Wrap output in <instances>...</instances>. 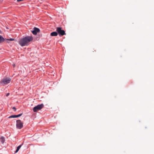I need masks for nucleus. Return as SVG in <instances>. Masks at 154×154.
<instances>
[{"label": "nucleus", "instance_id": "obj_4", "mask_svg": "<svg viewBox=\"0 0 154 154\" xmlns=\"http://www.w3.org/2000/svg\"><path fill=\"white\" fill-rule=\"evenodd\" d=\"M11 79L9 78H7L2 80L0 82V83L2 85L7 84L9 83L11 81Z\"/></svg>", "mask_w": 154, "mask_h": 154}, {"label": "nucleus", "instance_id": "obj_11", "mask_svg": "<svg viewBox=\"0 0 154 154\" xmlns=\"http://www.w3.org/2000/svg\"><path fill=\"white\" fill-rule=\"evenodd\" d=\"M23 145V144L20 145L19 146L17 147V149L16 150L15 152H17L20 149V148L21 147L22 145Z\"/></svg>", "mask_w": 154, "mask_h": 154}, {"label": "nucleus", "instance_id": "obj_9", "mask_svg": "<svg viewBox=\"0 0 154 154\" xmlns=\"http://www.w3.org/2000/svg\"><path fill=\"white\" fill-rule=\"evenodd\" d=\"M5 41V39L2 36L0 35V43H2Z\"/></svg>", "mask_w": 154, "mask_h": 154}, {"label": "nucleus", "instance_id": "obj_2", "mask_svg": "<svg viewBox=\"0 0 154 154\" xmlns=\"http://www.w3.org/2000/svg\"><path fill=\"white\" fill-rule=\"evenodd\" d=\"M56 31L60 36H61L66 35L65 31L63 30L62 29L61 27H57Z\"/></svg>", "mask_w": 154, "mask_h": 154}, {"label": "nucleus", "instance_id": "obj_1", "mask_svg": "<svg viewBox=\"0 0 154 154\" xmlns=\"http://www.w3.org/2000/svg\"><path fill=\"white\" fill-rule=\"evenodd\" d=\"M33 38L32 36H27L21 38L19 41V43L21 46H27L28 43L32 41Z\"/></svg>", "mask_w": 154, "mask_h": 154}, {"label": "nucleus", "instance_id": "obj_7", "mask_svg": "<svg viewBox=\"0 0 154 154\" xmlns=\"http://www.w3.org/2000/svg\"><path fill=\"white\" fill-rule=\"evenodd\" d=\"M22 113H21L18 115H12L8 117V118H17L21 116Z\"/></svg>", "mask_w": 154, "mask_h": 154}, {"label": "nucleus", "instance_id": "obj_14", "mask_svg": "<svg viewBox=\"0 0 154 154\" xmlns=\"http://www.w3.org/2000/svg\"><path fill=\"white\" fill-rule=\"evenodd\" d=\"M9 95V93H8L6 95V96L7 97Z\"/></svg>", "mask_w": 154, "mask_h": 154}, {"label": "nucleus", "instance_id": "obj_10", "mask_svg": "<svg viewBox=\"0 0 154 154\" xmlns=\"http://www.w3.org/2000/svg\"><path fill=\"white\" fill-rule=\"evenodd\" d=\"M0 140L2 143H4L5 140L4 137H2L0 138Z\"/></svg>", "mask_w": 154, "mask_h": 154}, {"label": "nucleus", "instance_id": "obj_8", "mask_svg": "<svg viewBox=\"0 0 154 154\" xmlns=\"http://www.w3.org/2000/svg\"><path fill=\"white\" fill-rule=\"evenodd\" d=\"M58 33L56 32H53L51 33V36H57V35Z\"/></svg>", "mask_w": 154, "mask_h": 154}, {"label": "nucleus", "instance_id": "obj_12", "mask_svg": "<svg viewBox=\"0 0 154 154\" xmlns=\"http://www.w3.org/2000/svg\"><path fill=\"white\" fill-rule=\"evenodd\" d=\"M14 40V38H10V39H5V42L6 43H8V41H13Z\"/></svg>", "mask_w": 154, "mask_h": 154}, {"label": "nucleus", "instance_id": "obj_5", "mask_svg": "<svg viewBox=\"0 0 154 154\" xmlns=\"http://www.w3.org/2000/svg\"><path fill=\"white\" fill-rule=\"evenodd\" d=\"M16 127L17 128L21 129L23 126V123L20 120H18L16 121Z\"/></svg>", "mask_w": 154, "mask_h": 154}, {"label": "nucleus", "instance_id": "obj_6", "mask_svg": "<svg viewBox=\"0 0 154 154\" xmlns=\"http://www.w3.org/2000/svg\"><path fill=\"white\" fill-rule=\"evenodd\" d=\"M40 31V29H39L35 27L33 29V30H32V34L34 35H36L37 34V33L39 32Z\"/></svg>", "mask_w": 154, "mask_h": 154}, {"label": "nucleus", "instance_id": "obj_3", "mask_svg": "<svg viewBox=\"0 0 154 154\" xmlns=\"http://www.w3.org/2000/svg\"><path fill=\"white\" fill-rule=\"evenodd\" d=\"M44 106V105L43 103L38 105L37 106H35L33 109V111L34 112H37L38 110H41Z\"/></svg>", "mask_w": 154, "mask_h": 154}, {"label": "nucleus", "instance_id": "obj_13", "mask_svg": "<svg viewBox=\"0 0 154 154\" xmlns=\"http://www.w3.org/2000/svg\"><path fill=\"white\" fill-rule=\"evenodd\" d=\"M12 109H14V111H16V107H13V108H12Z\"/></svg>", "mask_w": 154, "mask_h": 154}, {"label": "nucleus", "instance_id": "obj_15", "mask_svg": "<svg viewBox=\"0 0 154 154\" xmlns=\"http://www.w3.org/2000/svg\"><path fill=\"white\" fill-rule=\"evenodd\" d=\"M15 66H16V65H15V64H13V66L14 67H15Z\"/></svg>", "mask_w": 154, "mask_h": 154}]
</instances>
